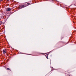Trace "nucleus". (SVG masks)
<instances>
[{
	"label": "nucleus",
	"instance_id": "f03ea898",
	"mask_svg": "<svg viewBox=\"0 0 76 76\" xmlns=\"http://www.w3.org/2000/svg\"><path fill=\"white\" fill-rule=\"evenodd\" d=\"M11 9L10 8H7L6 9V11L7 12L8 11H10Z\"/></svg>",
	"mask_w": 76,
	"mask_h": 76
},
{
	"label": "nucleus",
	"instance_id": "39448f33",
	"mask_svg": "<svg viewBox=\"0 0 76 76\" xmlns=\"http://www.w3.org/2000/svg\"><path fill=\"white\" fill-rule=\"evenodd\" d=\"M27 4H28V5H29L30 4V3H27Z\"/></svg>",
	"mask_w": 76,
	"mask_h": 76
},
{
	"label": "nucleus",
	"instance_id": "20e7f679",
	"mask_svg": "<svg viewBox=\"0 0 76 76\" xmlns=\"http://www.w3.org/2000/svg\"><path fill=\"white\" fill-rule=\"evenodd\" d=\"M7 69L8 70H10V69L9 68H7Z\"/></svg>",
	"mask_w": 76,
	"mask_h": 76
},
{
	"label": "nucleus",
	"instance_id": "f257e3e1",
	"mask_svg": "<svg viewBox=\"0 0 76 76\" xmlns=\"http://www.w3.org/2000/svg\"><path fill=\"white\" fill-rule=\"evenodd\" d=\"M26 7V6H25L24 5H22L21 6H20V9H22V8H23V7Z\"/></svg>",
	"mask_w": 76,
	"mask_h": 76
},
{
	"label": "nucleus",
	"instance_id": "6e6552de",
	"mask_svg": "<svg viewBox=\"0 0 76 76\" xmlns=\"http://www.w3.org/2000/svg\"><path fill=\"white\" fill-rule=\"evenodd\" d=\"M7 1H9V0H7Z\"/></svg>",
	"mask_w": 76,
	"mask_h": 76
},
{
	"label": "nucleus",
	"instance_id": "423d86ee",
	"mask_svg": "<svg viewBox=\"0 0 76 76\" xmlns=\"http://www.w3.org/2000/svg\"><path fill=\"white\" fill-rule=\"evenodd\" d=\"M47 56L46 57L47 58H48V55H47Z\"/></svg>",
	"mask_w": 76,
	"mask_h": 76
},
{
	"label": "nucleus",
	"instance_id": "0eeeda50",
	"mask_svg": "<svg viewBox=\"0 0 76 76\" xmlns=\"http://www.w3.org/2000/svg\"><path fill=\"white\" fill-rule=\"evenodd\" d=\"M2 1V0H0V1Z\"/></svg>",
	"mask_w": 76,
	"mask_h": 76
},
{
	"label": "nucleus",
	"instance_id": "7ed1b4c3",
	"mask_svg": "<svg viewBox=\"0 0 76 76\" xmlns=\"http://www.w3.org/2000/svg\"><path fill=\"white\" fill-rule=\"evenodd\" d=\"M6 50H3V53L4 54H5V53H6Z\"/></svg>",
	"mask_w": 76,
	"mask_h": 76
},
{
	"label": "nucleus",
	"instance_id": "1a4fd4ad",
	"mask_svg": "<svg viewBox=\"0 0 76 76\" xmlns=\"http://www.w3.org/2000/svg\"><path fill=\"white\" fill-rule=\"evenodd\" d=\"M28 55H30V54H28Z\"/></svg>",
	"mask_w": 76,
	"mask_h": 76
}]
</instances>
